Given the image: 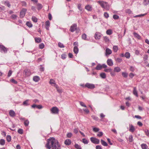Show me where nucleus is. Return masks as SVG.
I'll use <instances>...</instances> for the list:
<instances>
[{
    "mask_svg": "<svg viewBox=\"0 0 149 149\" xmlns=\"http://www.w3.org/2000/svg\"><path fill=\"white\" fill-rule=\"evenodd\" d=\"M48 149H60L61 146L57 140L54 138L48 139L45 146Z\"/></svg>",
    "mask_w": 149,
    "mask_h": 149,
    "instance_id": "obj_1",
    "label": "nucleus"
},
{
    "mask_svg": "<svg viewBox=\"0 0 149 149\" xmlns=\"http://www.w3.org/2000/svg\"><path fill=\"white\" fill-rule=\"evenodd\" d=\"M97 3L100 4L101 6L105 10H108L109 9V6L108 3L106 2L99 1H97Z\"/></svg>",
    "mask_w": 149,
    "mask_h": 149,
    "instance_id": "obj_2",
    "label": "nucleus"
},
{
    "mask_svg": "<svg viewBox=\"0 0 149 149\" xmlns=\"http://www.w3.org/2000/svg\"><path fill=\"white\" fill-rule=\"evenodd\" d=\"M8 49L5 47L3 45L0 44V52L1 53H7Z\"/></svg>",
    "mask_w": 149,
    "mask_h": 149,
    "instance_id": "obj_3",
    "label": "nucleus"
},
{
    "mask_svg": "<svg viewBox=\"0 0 149 149\" xmlns=\"http://www.w3.org/2000/svg\"><path fill=\"white\" fill-rule=\"evenodd\" d=\"M90 140L91 142L95 144H98L100 143V140L95 137H91L90 138Z\"/></svg>",
    "mask_w": 149,
    "mask_h": 149,
    "instance_id": "obj_4",
    "label": "nucleus"
},
{
    "mask_svg": "<svg viewBox=\"0 0 149 149\" xmlns=\"http://www.w3.org/2000/svg\"><path fill=\"white\" fill-rule=\"evenodd\" d=\"M51 111L52 113L58 114L59 111V110L57 107H52L51 109Z\"/></svg>",
    "mask_w": 149,
    "mask_h": 149,
    "instance_id": "obj_5",
    "label": "nucleus"
},
{
    "mask_svg": "<svg viewBox=\"0 0 149 149\" xmlns=\"http://www.w3.org/2000/svg\"><path fill=\"white\" fill-rule=\"evenodd\" d=\"M85 87L90 89H93L95 87L94 84L88 83H87L85 84Z\"/></svg>",
    "mask_w": 149,
    "mask_h": 149,
    "instance_id": "obj_6",
    "label": "nucleus"
},
{
    "mask_svg": "<svg viewBox=\"0 0 149 149\" xmlns=\"http://www.w3.org/2000/svg\"><path fill=\"white\" fill-rule=\"evenodd\" d=\"M27 10L26 8H23L20 13V17L21 18H22L25 15Z\"/></svg>",
    "mask_w": 149,
    "mask_h": 149,
    "instance_id": "obj_7",
    "label": "nucleus"
},
{
    "mask_svg": "<svg viewBox=\"0 0 149 149\" xmlns=\"http://www.w3.org/2000/svg\"><path fill=\"white\" fill-rule=\"evenodd\" d=\"M77 25L76 24H72L70 28V31L71 32H73L75 31L77 29Z\"/></svg>",
    "mask_w": 149,
    "mask_h": 149,
    "instance_id": "obj_8",
    "label": "nucleus"
},
{
    "mask_svg": "<svg viewBox=\"0 0 149 149\" xmlns=\"http://www.w3.org/2000/svg\"><path fill=\"white\" fill-rule=\"evenodd\" d=\"M24 73L26 77L29 76L31 75V72L30 70L27 69H25L24 70Z\"/></svg>",
    "mask_w": 149,
    "mask_h": 149,
    "instance_id": "obj_9",
    "label": "nucleus"
},
{
    "mask_svg": "<svg viewBox=\"0 0 149 149\" xmlns=\"http://www.w3.org/2000/svg\"><path fill=\"white\" fill-rule=\"evenodd\" d=\"M101 36V34L98 32H96L94 36V37L95 39H100Z\"/></svg>",
    "mask_w": 149,
    "mask_h": 149,
    "instance_id": "obj_10",
    "label": "nucleus"
},
{
    "mask_svg": "<svg viewBox=\"0 0 149 149\" xmlns=\"http://www.w3.org/2000/svg\"><path fill=\"white\" fill-rule=\"evenodd\" d=\"M129 130L132 132H133L135 130L134 127L131 124L129 125Z\"/></svg>",
    "mask_w": 149,
    "mask_h": 149,
    "instance_id": "obj_11",
    "label": "nucleus"
},
{
    "mask_svg": "<svg viewBox=\"0 0 149 149\" xmlns=\"http://www.w3.org/2000/svg\"><path fill=\"white\" fill-rule=\"evenodd\" d=\"M107 63L108 65L109 66H112L113 65V61L111 59H109L107 60Z\"/></svg>",
    "mask_w": 149,
    "mask_h": 149,
    "instance_id": "obj_12",
    "label": "nucleus"
},
{
    "mask_svg": "<svg viewBox=\"0 0 149 149\" xmlns=\"http://www.w3.org/2000/svg\"><path fill=\"white\" fill-rule=\"evenodd\" d=\"M9 115L12 117H13L15 116V111L12 110H11L9 111Z\"/></svg>",
    "mask_w": 149,
    "mask_h": 149,
    "instance_id": "obj_13",
    "label": "nucleus"
},
{
    "mask_svg": "<svg viewBox=\"0 0 149 149\" xmlns=\"http://www.w3.org/2000/svg\"><path fill=\"white\" fill-rule=\"evenodd\" d=\"M112 53L111 50L109 48H107L106 50V56L109 55L111 54Z\"/></svg>",
    "mask_w": 149,
    "mask_h": 149,
    "instance_id": "obj_14",
    "label": "nucleus"
},
{
    "mask_svg": "<svg viewBox=\"0 0 149 149\" xmlns=\"http://www.w3.org/2000/svg\"><path fill=\"white\" fill-rule=\"evenodd\" d=\"M134 37L140 40L141 39V36L137 33L134 32L133 33Z\"/></svg>",
    "mask_w": 149,
    "mask_h": 149,
    "instance_id": "obj_15",
    "label": "nucleus"
},
{
    "mask_svg": "<svg viewBox=\"0 0 149 149\" xmlns=\"http://www.w3.org/2000/svg\"><path fill=\"white\" fill-rule=\"evenodd\" d=\"M64 143L66 145L69 146L71 144V141L70 139H67L65 141Z\"/></svg>",
    "mask_w": 149,
    "mask_h": 149,
    "instance_id": "obj_16",
    "label": "nucleus"
},
{
    "mask_svg": "<svg viewBox=\"0 0 149 149\" xmlns=\"http://www.w3.org/2000/svg\"><path fill=\"white\" fill-rule=\"evenodd\" d=\"M133 93L137 97L138 96L136 88V87H134L133 88Z\"/></svg>",
    "mask_w": 149,
    "mask_h": 149,
    "instance_id": "obj_17",
    "label": "nucleus"
},
{
    "mask_svg": "<svg viewBox=\"0 0 149 149\" xmlns=\"http://www.w3.org/2000/svg\"><path fill=\"white\" fill-rule=\"evenodd\" d=\"M120 68L118 67H116L114 68V71L116 72H119L121 71Z\"/></svg>",
    "mask_w": 149,
    "mask_h": 149,
    "instance_id": "obj_18",
    "label": "nucleus"
},
{
    "mask_svg": "<svg viewBox=\"0 0 149 149\" xmlns=\"http://www.w3.org/2000/svg\"><path fill=\"white\" fill-rule=\"evenodd\" d=\"M74 52L75 54H77L79 51V49L77 46H75L74 47L73 49Z\"/></svg>",
    "mask_w": 149,
    "mask_h": 149,
    "instance_id": "obj_19",
    "label": "nucleus"
},
{
    "mask_svg": "<svg viewBox=\"0 0 149 149\" xmlns=\"http://www.w3.org/2000/svg\"><path fill=\"white\" fill-rule=\"evenodd\" d=\"M104 41L106 42H110V40L107 36H104L103 37Z\"/></svg>",
    "mask_w": 149,
    "mask_h": 149,
    "instance_id": "obj_20",
    "label": "nucleus"
},
{
    "mask_svg": "<svg viewBox=\"0 0 149 149\" xmlns=\"http://www.w3.org/2000/svg\"><path fill=\"white\" fill-rule=\"evenodd\" d=\"M85 8L88 11H90L92 10V7L89 5L86 6L85 7Z\"/></svg>",
    "mask_w": 149,
    "mask_h": 149,
    "instance_id": "obj_21",
    "label": "nucleus"
},
{
    "mask_svg": "<svg viewBox=\"0 0 149 149\" xmlns=\"http://www.w3.org/2000/svg\"><path fill=\"white\" fill-rule=\"evenodd\" d=\"M102 68V65L100 64H98L97 65L95 69L97 70H100Z\"/></svg>",
    "mask_w": 149,
    "mask_h": 149,
    "instance_id": "obj_22",
    "label": "nucleus"
},
{
    "mask_svg": "<svg viewBox=\"0 0 149 149\" xmlns=\"http://www.w3.org/2000/svg\"><path fill=\"white\" fill-rule=\"evenodd\" d=\"M101 144L104 146H108L107 143L105 141L102 139L101 140Z\"/></svg>",
    "mask_w": 149,
    "mask_h": 149,
    "instance_id": "obj_23",
    "label": "nucleus"
},
{
    "mask_svg": "<svg viewBox=\"0 0 149 149\" xmlns=\"http://www.w3.org/2000/svg\"><path fill=\"white\" fill-rule=\"evenodd\" d=\"M33 80L35 82H38L40 80L39 77L38 76H35L33 77Z\"/></svg>",
    "mask_w": 149,
    "mask_h": 149,
    "instance_id": "obj_24",
    "label": "nucleus"
},
{
    "mask_svg": "<svg viewBox=\"0 0 149 149\" xmlns=\"http://www.w3.org/2000/svg\"><path fill=\"white\" fill-rule=\"evenodd\" d=\"M29 100L28 99L25 101L23 103V105L24 106H28L29 105Z\"/></svg>",
    "mask_w": 149,
    "mask_h": 149,
    "instance_id": "obj_25",
    "label": "nucleus"
},
{
    "mask_svg": "<svg viewBox=\"0 0 149 149\" xmlns=\"http://www.w3.org/2000/svg\"><path fill=\"white\" fill-rule=\"evenodd\" d=\"M37 9L38 10H40L43 7L42 5L39 3H38L37 5Z\"/></svg>",
    "mask_w": 149,
    "mask_h": 149,
    "instance_id": "obj_26",
    "label": "nucleus"
},
{
    "mask_svg": "<svg viewBox=\"0 0 149 149\" xmlns=\"http://www.w3.org/2000/svg\"><path fill=\"white\" fill-rule=\"evenodd\" d=\"M5 143V141L3 139H1L0 140V144L1 145L3 146Z\"/></svg>",
    "mask_w": 149,
    "mask_h": 149,
    "instance_id": "obj_27",
    "label": "nucleus"
},
{
    "mask_svg": "<svg viewBox=\"0 0 149 149\" xmlns=\"http://www.w3.org/2000/svg\"><path fill=\"white\" fill-rule=\"evenodd\" d=\"M35 42L36 43H40L41 42V40L40 38H35Z\"/></svg>",
    "mask_w": 149,
    "mask_h": 149,
    "instance_id": "obj_28",
    "label": "nucleus"
},
{
    "mask_svg": "<svg viewBox=\"0 0 149 149\" xmlns=\"http://www.w3.org/2000/svg\"><path fill=\"white\" fill-rule=\"evenodd\" d=\"M143 4L145 6H146L149 4V0H143Z\"/></svg>",
    "mask_w": 149,
    "mask_h": 149,
    "instance_id": "obj_29",
    "label": "nucleus"
},
{
    "mask_svg": "<svg viewBox=\"0 0 149 149\" xmlns=\"http://www.w3.org/2000/svg\"><path fill=\"white\" fill-rule=\"evenodd\" d=\"M141 147L142 149H147L148 146L145 144H142L141 145Z\"/></svg>",
    "mask_w": 149,
    "mask_h": 149,
    "instance_id": "obj_30",
    "label": "nucleus"
},
{
    "mask_svg": "<svg viewBox=\"0 0 149 149\" xmlns=\"http://www.w3.org/2000/svg\"><path fill=\"white\" fill-rule=\"evenodd\" d=\"M82 38L83 40H88V39L87 38V35L85 33H84L82 34Z\"/></svg>",
    "mask_w": 149,
    "mask_h": 149,
    "instance_id": "obj_31",
    "label": "nucleus"
},
{
    "mask_svg": "<svg viewBox=\"0 0 149 149\" xmlns=\"http://www.w3.org/2000/svg\"><path fill=\"white\" fill-rule=\"evenodd\" d=\"M74 146L77 149H82L81 146L75 143L74 145Z\"/></svg>",
    "mask_w": 149,
    "mask_h": 149,
    "instance_id": "obj_32",
    "label": "nucleus"
},
{
    "mask_svg": "<svg viewBox=\"0 0 149 149\" xmlns=\"http://www.w3.org/2000/svg\"><path fill=\"white\" fill-rule=\"evenodd\" d=\"M147 13H145V14H140V15H137L134 16L133 17H143V16L146 15H147Z\"/></svg>",
    "mask_w": 149,
    "mask_h": 149,
    "instance_id": "obj_33",
    "label": "nucleus"
},
{
    "mask_svg": "<svg viewBox=\"0 0 149 149\" xmlns=\"http://www.w3.org/2000/svg\"><path fill=\"white\" fill-rule=\"evenodd\" d=\"M125 56L127 58H130V53L128 52H126L125 53Z\"/></svg>",
    "mask_w": 149,
    "mask_h": 149,
    "instance_id": "obj_34",
    "label": "nucleus"
},
{
    "mask_svg": "<svg viewBox=\"0 0 149 149\" xmlns=\"http://www.w3.org/2000/svg\"><path fill=\"white\" fill-rule=\"evenodd\" d=\"M100 77L103 79H105L106 77V74L104 73H102L100 74Z\"/></svg>",
    "mask_w": 149,
    "mask_h": 149,
    "instance_id": "obj_35",
    "label": "nucleus"
},
{
    "mask_svg": "<svg viewBox=\"0 0 149 149\" xmlns=\"http://www.w3.org/2000/svg\"><path fill=\"white\" fill-rule=\"evenodd\" d=\"M112 33V31L111 29L107 30L106 31V33L108 35H110Z\"/></svg>",
    "mask_w": 149,
    "mask_h": 149,
    "instance_id": "obj_36",
    "label": "nucleus"
},
{
    "mask_svg": "<svg viewBox=\"0 0 149 149\" xmlns=\"http://www.w3.org/2000/svg\"><path fill=\"white\" fill-rule=\"evenodd\" d=\"M7 141L8 142H10L11 141V137L10 135H7L6 136Z\"/></svg>",
    "mask_w": 149,
    "mask_h": 149,
    "instance_id": "obj_37",
    "label": "nucleus"
},
{
    "mask_svg": "<svg viewBox=\"0 0 149 149\" xmlns=\"http://www.w3.org/2000/svg\"><path fill=\"white\" fill-rule=\"evenodd\" d=\"M129 141L130 142H132L133 141V137L132 135L129 136Z\"/></svg>",
    "mask_w": 149,
    "mask_h": 149,
    "instance_id": "obj_38",
    "label": "nucleus"
},
{
    "mask_svg": "<svg viewBox=\"0 0 149 149\" xmlns=\"http://www.w3.org/2000/svg\"><path fill=\"white\" fill-rule=\"evenodd\" d=\"M122 76L125 78H126L128 76V74L126 72H123L122 73Z\"/></svg>",
    "mask_w": 149,
    "mask_h": 149,
    "instance_id": "obj_39",
    "label": "nucleus"
},
{
    "mask_svg": "<svg viewBox=\"0 0 149 149\" xmlns=\"http://www.w3.org/2000/svg\"><path fill=\"white\" fill-rule=\"evenodd\" d=\"M58 47L60 48H64V46L63 44L60 42L58 43Z\"/></svg>",
    "mask_w": 149,
    "mask_h": 149,
    "instance_id": "obj_40",
    "label": "nucleus"
},
{
    "mask_svg": "<svg viewBox=\"0 0 149 149\" xmlns=\"http://www.w3.org/2000/svg\"><path fill=\"white\" fill-rule=\"evenodd\" d=\"M82 142L85 144H87L88 143V141L86 139L84 138L82 139Z\"/></svg>",
    "mask_w": 149,
    "mask_h": 149,
    "instance_id": "obj_41",
    "label": "nucleus"
},
{
    "mask_svg": "<svg viewBox=\"0 0 149 149\" xmlns=\"http://www.w3.org/2000/svg\"><path fill=\"white\" fill-rule=\"evenodd\" d=\"M113 49L114 52H116L118 50V47L117 46H114Z\"/></svg>",
    "mask_w": 149,
    "mask_h": 149,
    "instance_id": "obj_42",
    "label": "nucleus"
},
{
    "mask_svg": "<svg viewBox=\"0 0 149 149\" xmlns=\"http://www.w3.org/2000/svg\"><path fill=\"white\" fill-rule=\"evenodd\" d=\"M4 4L7 6L8 7H10V4L9 2L8 1H5Z\"/></svg>",
    "mask_w": 149,
    "mask_h": 149,
    "instance_id": "obj_43",
    "label": "nucleus"
},
{
    "mask_svg": "<svg viewBox=\"0 0 149 149\" xmlns=\"http://www.w3.org/2000/svg\"><path fill=\"white\" fill-rule=\"evenodd\" d=\"M104 71L106 72H111L112 71V69L110 68H106L104 70Z\"/></svg>",
    "mask_w": 149,
    "mask_h": 149,
    "instance_id": "obj_44",
    "label": "nucleus"
},
{
    "mask_svg": "<svg viewBox=\"0 0 149 149\" xmlns=\"http://www.w3.org/2000/svg\"><path fill=\"white\" fill-rule=\"evenodd\" d=\"M32 19L33 21L35 22H37V19L35 16H33Z\"/></svg>",
    "mask_w": 149,
    "mask_h": 149,
    "instance_id": "obj_45",
    "label": "nucleus"
},
{
    "mask_svg": "<svg viewBox=\"0 0 149 149\" xmlns=\"http://www.w3.org/2000/svg\"><path fill=\"white\" fill-rule=\"evenodd\" d=\"M116 61L117 62L120 63L122 62V58H118L116 59Z\"/></svg>",
    "mask_w": 149,
    "mask_h": 149,
    "instance_id": "obj_46",
    "label": "nucleus"
},
{
    "mask_svg": "<svg viewBox=\"0 0 149 149\" xmlns=\"http://www.w3.org/2000/svg\"><path fill=\"white\" fill-rule=\"evenodd\" d=\"M26 25L29 27H31L32 26V24L29 22H27L26 23Z\"/></svg>",
    "mask_w": 149,
    "mask_h": 149,
    "instance_id": "obj_47",
    "label": "nucleus"
},
{
    "mask_svg": "<svg viewBox=\"0 0 149 149\" xmlns=\"http://www.w3.org/2000/svg\"><path fill=\"white\" fill-rule=\"evenodd\" d=\"M49 83L51 85L55 84L56 83L55 81L53 79H51L49 81Z\"/></svg>",
    "mask_w": 149,
    "mask_h": 149,
    "instance_id": "obj_48",
    "label": "nucleus"
},
{
    "mask_svg": "<svg viewBox=\"0 0 149 149\" xmlns=\"http://www.w3.org/2000/svg\"><path fill=\"white\" fill-rule=\"evenodd\" d=\"M29 123V121L28 120H26L24 122V125L26 126H27L28 125Z\"/></svg>",
    "mask_w": 149,
    "mask_h": 149,
    "instance_id": "obj_49",
    "label": "nucleus"
},
{
    "mask_svg": "<svg viewBox=\"0 0 149 149\" xmlns=\"http://www.w3.org/2000/svg\"><path fill=\"white\" fill-rule=\"evenodd\" d=\"M144 132L146 135L149 137V131L148 130L146 129L145 130Z\"/></svg>",
    "mask_w": 149,
    "mask_h": 149,
    "instance_id": "obj_50",
    "label": "nucleus"
},
{
    "mask_svg": "<svg viewBox=\"0 0 149 149\" xmlns=\"http://www.w3.org/2000/svg\"><path fill=\"white\" fill-rule=\"evenodd\" d=\"M18 132L20 134H22L23 133V130L22 129H19L18 130Z\"/></svg>",
    "mask_w": 149,
    "mask_h": 149,
    "instance_id": "obj_51",
    "label": "nucleus"
},
{
    "mask_svg": "<svg viewBox=\"0 0 149 149\" xmlns=\"http://www.w3.org/2000/svg\"><path fill=\"white\" fill-rule=\"evenodd\" d=\"M103 135V133L102 132H99L97 134V136L99 137L102 136Z\"/></svg>",
    "mask_w": 149,
    "mask_h": 149,
    "instance_id": "obj_52",
    "label": "nucleus"
},
{
    "mask_svg": "<svg viewBox=\"0 0 149 149\" xmlns=\"http://www.w3.org/2000/svg\"><path fill=\"white\" fill-rule=\"evenodd\" d=\"M113 18L115 19H117L119 18V17L117 15H114L113 16Z\"/></svg>",
    "mask_w": 149,
    "mask_h": 149,
    "instance_id": "obj_53",
    "label": "nucleus"
},
{
    "mask_svg": "<svg viewBox=\"0 0 149 149\" xmlns=\"http://www.w3.org/2000/svg\"><path fill=\"white\" fill-rule=\"evenodd\" d=\"M39 48L41 49H43L44 47V45L43 43H42L39 45Z\"/></svg>",
    "mask_w": 149,
    "mask_h": 149,
    "instance_id": "obj_54",
    "label": "nucleus"
},
{
    "mask_svg": "<svg viewBox=\"0 0 149 149\" xmlns=\"http://www.w3.org/2000/svg\"><path fill=\"white\" fill-rule=\"evenodd\" d=\"M79 103L83 107H86V106L84 104V103L82 102H79Z\"/></svg>",
    "mask_w": 149,
    "mask_h": 149,
    "instance_id": "obj_55",
    "label": "nucleus"
},
{
    "mask_svg": "<svg viewBox=\"0 0 149 149\" xmlns=\"http://www.w3.org/2000/svg\"><path fill=\"white\" fill-rule=\"evenodd\" d=\"M104 15L105 17L106 18H107L109 17V15L107 12H105L104 13Z\"/></svg>",
    "mask_w": 149,
    "mask_h": 149,
    "instance_id": "obj_56",
    "label": "nucleus"
},
{
    "mask_svg": "<svg viewBox=\"0 0 149 149\" xmlns=\"http://www.w3.org/2000/svg\"><path fill=\"white\" fill-rule=\"evenodd\" d=\"M91 117L95 120H97L98 119V118L95 116H92Z\"/></svg>",
    "mask_w": 149,
    "mask_h": 149,
    "instance_id": "obj_57",
    "label": "nucleus"
},
{
    "mask_svg": "<svg viewBox=\"0 0 149 149\" xmlns=\"http://www.w3.org/2000/svg\"><path fill=\"white\" fill-rule=\"evenodd\" d=\"M93 131L95 132H97L99 131V129L97 127H94L93 129Z\"/></svg>",
    "mask_w": 149,
    "mask_h": 149,
    "instance_id": "obj_58",
    "label": "nucleus"
},
{
    "mask_svg": "<svg viewBox=\"0 0 149 149\" xmlns=\"http://www.w3.org/2000/svg\"><path fill=\"white\" fill-rule=\"evenodd\" d=\"M78 8L79 10H80L81 11L82 10V8L81 7V5L80 4H79L78 5Z\"/></svg>",
    "mask_w": 149,
    "mask_h": 149,
    "instance_id": "obj_59",
    "label": "nucleus"
},
{
    "mask_svg": "<svg viewBox=\"0 0 149 149\" xmlns=\"http://www.w3.org/2000/svg\"><path fill=\"white\" fill-rule=\"evenodd\" d=\"M11 18L14 19H17V15H15L13 14L11 15Z\"/></svg>",
    "mask_w": 149,
    "mask_h": 149,
    "instance_id": "obj_60",
    "label": "nucleus"
},
{
    "mask_svg": "<svg viewBox=\"0 0 149 149\" xmlns=\"http://www.w3.org/2000/svg\"><path fill=\"white\" fill-rule=\"evenodd\" d=\"M130 70L132 72H134L135 70V68L133 66H131L130 67Z\"/></svg>",
    "mask_w": 149,
    "mask_h": 149,
    "instance_id": "obj_61",
    "label": "nucleus"
},
{
    "mask_svg": "<svg viewBox=\"0 0 149 149\" xmlns=\"http://www.w3.org/2000/svg\"><path fill=\"white\" fill-rule=\"evenodd\" d=\"M72 135V134L70 132L68 133L67 135V136L68 138H70Z\"/></svg>",
    "mask_w": 149,
    "mask_h": 149,
    "instance_id": "obj_62",
    "label": "nucleus"
},
{
    "mask_svg": "<svg viewBox=\"0 0 149 149\" xmlns=\"http://www.w3.org/2000/svg\"><path fill=\"white\" fill-rule=\"evenodd\" d=\"M10 81L15 84H17V81L13 79H12L10 80Z\"/></svg>",
    "mask_w": 149,
    "mask_h": 149,
    "instance_id": "obj_63",
    "label": "nucleus"
},
{
    "mask_svg": "<svg viewBox=\"0 0 149 149\" xmlns=\"http://www.w3.org/2000/svg\"><path fill=\"white\" fill-rule=\"evenodd\" d=\"M50 22L49 21H47L45 22L46 26H49Z\"/></svg>",
    "mask_w": 149,
    "mask_h": 149,
    "instance_id": "obj_64",
    "label": "nucleus"
}]
</instances>
